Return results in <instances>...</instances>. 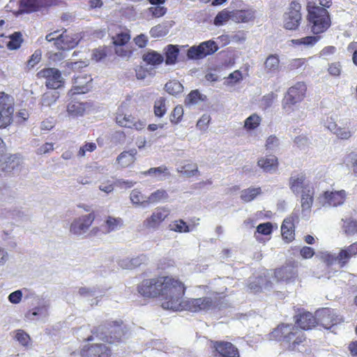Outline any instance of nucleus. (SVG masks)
Masks as SVG:
<instances>
[{"instance_id":"nucleus-54","label":"nucleus","mask_w":357,"mask_h":357,"mask_svg":"<svg viewBox=\"0 0 357 357\" xmlns=\"http://www.w3.org/2000/svg\"><path fill=\"white\" fill-rule=\"evenodd\" d=\"M97 148L96 144L94 142H86L83 146H80L78 152L77 156L79 158H82L85 156L87 152H93Z\"/></svg>"},{"instance_id":"nucleus-63","label":"nucleus","mask_w":357,"mask_h":357,"mask_svg":"<svg viewBox=\"0 0 357 357\" xmlns=\"http://www.w3.org/2000/svg\"><path fill=\"white\" fill-rule=\"evenodd\" d=\"M145 175L147 174H169L168 169L165 166H160L158 167H152L144 173Z\"/></svg>"},{"instance_id":"nucleus-29","label":"nucleus","mask_w":357,"mask_h":357,"mask_svg":"<svg viewBox=\"0 0 357 357\" xmlns=\"http://www.w3.org/2000/svg\"><path fill=\"white\" fill-rule=\"evenodd\" d=\"M143 61L148 66H157L164 61V56L154 50H149L142 56Z\"/></svg>"},{"instance_id":"nucleus-7","label":"nucleus","mask_w":357,"mask_h":357,"mask_svg":"<svg viewBox=\"0 0 357 357\" xmlns=\"http://www.w3.org/2000/svg\"><path fill=\"white\" fill-rule=\"evenodd\" d=\"M273 278L278 282L294 283L298 280V264L289 261L273 270Z\"/></svg>"},{"instance_id":"nucleus-6","label":"nucleus","mask_w":357,"mask_h":357,"mask_svg":"<svg viewBox=\"0 0 357 357\" xmlns=\"http://www.w3.org/2000/svg\"><path fill=\"white\" fill-rule=\"evenodd\" d=\"M14 98L3 91H0V129L10 126L13 120Z\"/></svg>"},{"instance_id":"nucleus-42","label":"nucleus","mask_w":357,"mask_h":357,"mask_svg":"<svg viewBox=\"0 0 357 357\" xmlns=\"http://www.w3.org/2000/svg\"><path fill=\"white\" fill-rule=\"evenodd\" d=\"M165 89L168 93L176 96L183 92V86L178 80L173 79L165 84Z\"/></svg>"},{"instance_id":"nucleus-49","label":"nucleus","mask_w":357,"mask_h":357,"mask_svg":"<svg viewBox=\"0 0 357 357\" xmlns=\"http://www.w3.org/2000/svg\"><path fill=\"white\" fill-rule=\"evenodd\" d=\"M169 229L172 231L178 233H187L190 229L187 223L182 219L176 220L169 225Z\"/></svg>"},{"instance_id":"nucleus-51","label":"nucleus","mask_w":357,"mask_h":357,"mask_svg":"<svg viewBox=\"0 0 357 357\" xmlns=\"http://www.w3.org/2000/svg\"><path fill=\"white\" fill-rule=\"evenodd\" d=\"M112 40L115 46H123L129 42L130 36L127 32H121L113 36Z\"/></svg>"},{"instance_id":"nucleus-15","label":"nucleus","mask_w":357,"mask_h":357,"mask_svg":"<svg viewBox=\"0 0 357 357\" xmlns=\"http://www.w3.org/2000/svg\"><path fill=\"white\" fill-rule=\"evenodd\" d=\"M170 211L166 207H158L146 218L142 223L144 229L148 230L158 229L162 223L169 216Z\"/></svg>"},{"instance_id":"nucleus-22","label":"nucleus","mask_w":357,"mask_h":357,"mask_svg":"<svg viewBox=\"0 0 357 357\" xmlns=\"http://www.w3.org/2000/svg\"><path fill=\"white\" fill-rule=\"evenodd\" d=\"M52 5L50 0H21V7L27 13L46 8Z\"/></svg>"},{"instance_id":"nucleus-25","label":"nucleus","mask_w":357,"mask_h":357,"mask_svg":"<svg viewBox=\"0 0 357 357\" xmlns=\"http://www.w3.org/2000/svg\"><path fill=\"white\" fill-rule=\"evenodd\" d=\"M281 234L287 243L292 242L295 238L294 221L292 218L284 219L281 225Z\"/></svg>"},{"instance_id":"nucleus-48","label":"nucleus","mask_w":357,"mask_h":357,"mask_svg":"<svg viewBox=\"0 0 357 357\" xmlns=\"http://www.w3.org/2000/svg\"><path fill=\"white\" fill-rule=\"evenodd\" d=\"M183 114H184L183 107L180 105H176L170 114V116H169L170 122L174 125L178 124V123H180L182 121Z\"/></svg>"},{"instance_id":"nucleus-23","label":"nucleus","mask_w":357,"mask_h":357,"mask_svg":"<svg viewBox=\"0 0 357 357\" xmlns=\"http://www.w3.org/2000/svg\"><path fill=\"white\" fill-rule=\"evenodd\" d=\"M357 256V242L342 249L337 255L338 263L341 267L348 264L350 259Z\"/></svg>"},{"instance_id":"nucleus-11","label":"nucleus","mask_w":357,"mask_h":357,"mask_svg":"<svg viewBox=\"0 0 357 357\" xmlns=\"http://www.w3.org/2000/svg\"><path fill=\"white\" fill-rule=\"evenodd\" d=\"M86 342L79 350L81 357H112V349L105 344Z\"/></svg>"},{"instance_id":"nucleus-39","label":"nucleus","mask_w":357,"mask_h":357,"mask_svg":"<svg viewBox=\"0 0 357 357\" xmlns=\"http://www.w3.org/2000/svg\"><path fill=\"white\" fill-rule=\"evenodd\" d=\"M123 225V221L121 218H114L108 216L105 222V232L111 231L120 229Z\"/></svg>"},{"instance_id":"nucleus-45","label":"nucleus","mask_w":357,"mask_h":357,"mask_svg":"<svg viewBox=\"0 0 357 357\" xmlns=\"http://www.w3.org/2000/svg\"><path fill=\"white\" fill-rule=\"evenodd\" d=\"M131 202L135 205H149L147 198L137 189H134L130 195Z\"/></svg>"},{"instance_id":"nucleus-21","label":"nucleus","mask_w":357,"mask_h":357,"mask_svg":"<svg viewBox=\"0 0 357 357\" xmlns=\"http://www.w3.org/2000/svg\"><path fill=\"white\" fill-rule=\"evenodd\" d=\"M90 107V103L87 102L71 100L67 105V112L72 116H83Z\"/></svg>"},{"instance_id":"nucleus-40","label":"nucleus","mask_w":357,"mask_h":357,"mask_svg":"<svg viewBox=\"0 0 357 357\" xmlns=\"http://www.w3.org/2000/svg\"><path fill=\"white\" fill-rule=\"evenodd\" d=\"M232 10L227 8L218 12L214 18L213 23L215 26H221L226 24L229 20H232Z\"/></svg>"},{"instance_id":"nucleus-35","label":"nucleus","mask_w":357,"mask_h":357,"mask_svg":"<svg viewBox=\"0 0 357 357\" xmlns=\"http://www.w3.org/2000/svg\"><path fill=\"white\" fill-rule=\"evenodd\" d=\"M264 68L267 73H275L280 68V59L278 54L269 55L265 62Z\"/></svg>"},{"instance_id":"nucleus-64","label":"nucleus","mask_w":357,"mask_h":357,"mask_svg":"<svg viewBox=\"0 0 357 357\" xmlns=\"http://www.w3.org/2000/svg\"><path fill=\"white\" fill-rule=\"evenodd\" d=\"M346 160L351 163L354 172L357 174V153L351 152L347 154Z\"/></svg>"},{"instance_id":"nucleus-2","label":"nucleus","mask_w":357,"mask_h":357,"mask_svg":"<svg viewBox=\"0 0 357 357\" xmlns=\"http://www.w3.org/2000/svg\"><path fill=\"white\" fill-rule=\"evenodd\" d=\"M91 335L85 338V342L100 340L109 345H120L126 343L128 338V330L122 320L107 321L93 327Z\"/></svg>"},{"instance_id":"nucleus-47","label":"nucleus","mask_w":357,"mask_h":357,"mask_svg":"<svg viewBox=\"0 0 357 357\" xmlns=\"http://www.w3.org/2000/svg\"><path fill=\"white\" fill-rule=\"evenodd\" d=\"M146 256L142 255L135 258L128 259L122 261L121 266L126 268L132 269L139 266L145 261Z\"/></svg>"},{"instance_id":"nucleus-26","label":"nucleus","mask_w":357,"mask_h":357,"mask_svg":"<svg viewBox=\"0 0 357 357\" xmlns=\"http://www.w3.org/2000/svg\"><path fill=\"white\" fill-rule=\"evenodd\" d=\"M77 45V41L66 29L61 33L60 38L57 40L55 47L59 50H67L74 48Z\"/></svg>"},{"instance_id":"nucleus-18","label":"nucleus","mask_w":357,"mask_h":357,"mask_svg":"<svg viewBox=\"0 0 357 357\" xmlns=\"http://www.w3.org/2000/svg\"><path fill=\"white\" fill-rule=\"evenodd\" d=\"M295 325L304 331L311 330L317 326L316 314L305 311H298L294 317Z\"/></svg>"},{"instance_id":"nucleus-24","label":"nucleus","mask_w":357,"mask_h":357,"mask_svg":"<svg viewBox=\"0 0 357 357\" xmlns=\"http://www.w3.org/2000/svg\"><path fill=\"white\" fill-rule=\"evenodd\" d=\"M301 204L302 211H310L314 202V189L313 186H307L301 190Z\"/></svg>"},{"instance_id":"nucleus-44","label":"nucleus","mask_w":357,"mask_h":357,"mask_svg":"<svg viewBox=\"0 0 357 357\" xmlns=\"http://www.w3.org/2000/svg\"><path fill=\"white\" fill-rule=\"evenodd\" d=\"M59 98V93L58 91H47L42 96V105L50 107L56 102Z\"/></svg>"},{"instance_id":"nucleus-38","label":"nucleus","mask_w":357,"mask_h":357,"mask_svg":"<svg viewBox=\"0 0 357 357\" xmlns=\"http://www.w3.org/2000/svg\"><path fill=\"white\" fill-rule=\"evenodd\" d=\"M273 224L270 222L259 224L255 232V237L259 242H261L262 238L260 235L268 236L273 232Z\"/></svg>"},{"instance_id":"nucleus-31","label":"nucleus","mask_w":357,"mask_h":357,"mask_svg":"<svg viewBox=\"0 0 357 357\" xmlns=\"http://www.w3.org/2000/svg\"><path fill=\"white\" fill-rule=\"evenodd\" d=\"M164 54L165 56V59H164V60L167 65L175 64L179 54L178 45H168L164 50Z\"/></svg>"},{"instance_id":"nucleus-55","label":"nucleus","mask_w":357,"mask_h":357,"mask_svg":"<svg viewBox=\"0 0 357 357\" xmlns=\"http://www.w3.org/2000/svg\"><path fill=\"white\" fill-rule=\"evenodd\" d=\"M42 53L41 51L38 50H36L32 55L30 56L29 59L26 62V67L30 69L33 68L36 65H37L41 60Z\"/></svg>"},{"instance_id":"nucleus-4","label":"nucleus","mask_w":357,"mask_h":357,"mask_svg":"<svg viewBox=\"0 0 357 357\" xmlns=\"http://www.w3.org/2000/svg\"><path fill=\"white\" fill-rule=\"evenodd\" d=\"M307 11V25L314 35L321 36L331 26V17L327 9L309 2Z\"/></svg>"},{"instance_id":"nucleus-12","label":"nucleus","mask_w":357,"mask_h":357,"mask_svg":"<svg viewBox=\"0 0 357 357\" xmlns=\"http://www.w3.org/2000/svg\"><path fill=\"white\" fill-rule=\"evenodd\" d=\"M315 314L317 326L319 325L326 329H330L342 322V319L336 314L334 310L329 307L319 309L315 312Z\"/></svg>"},{"instance_id":"nucleus-52","label":"nucleus","mask_w":357,"mask_h":357,"mask_svg":"<svg viewBox=\"0 0 357 357\" xmlns=\"http://www.w3.org/2000/svg\"><path fill=\"white\" fill-rule=\"evenodd\" d=\"M307 63L306 58H296L291 59L288 64V69L291 71L305 68Z\"/></svg>"},{"instance_id":"nucleus-17","label":"nucleus","mask_w":357,"mask_h":357,"mask_svg":"<svg viewBox=\"0 0 357 357\" xmlns=\"http://www.w3.org/2000/svg\"><path fill=\"white\" fill-rule=\"evenodd\" d=\"M95 218L96 214L94 211L75 218L70 224V233L75 235H81L85 233L92 225Z\"/></svg>"},{"instance_id":"nucleus-20","label":"nucleus","mask_w":357,"mask_h":357,"mask_svg":"<svg viewBox=\"0 0 357 357\" xmlns=\"http://www.w3.org/2000/svg\"><path fill=\"white\" fill-rule=\"evenodd\" d=\"M289 185L290 190L295 195L299 194L307 186H312L310 181L307 180L306 174L304 172L292 174L289 178Z\"/></svg>"},{"instance_id":"nucleus-1","label":"nucleus","mask_w":357,"mask_h":357,"mask_svg":"<svg viewBox=\"0 0 357 357\" xmlns=\"http://www.w3.org/2000/svg\"><path fill=\"white\" fill-rule=\"evenodd\" d=\"M186 286L178 278L172 275H158L144 279L137 287V292L144 298H160L165 310L174 312L188 311L192 313L221 310L227 303L225 296L218 294L213 298H188L183 299Z\"/></svg>"},{"instance_id":"nucleus-16","label":"nucleus","mask_w":357,"mask_h":357,"mask_svg":"<svg viewBox=\"0 0 357 357\" xmlns=\"http://www.w3.org/2000/svg\"><path fill=\"white\" fill-rule=\"evenodd\" d=\"M115 121L120 127L138 131L143 130L146 126L145 122L137 116L125 114L122 112L116 113Z\"/></svg>"},{"instance_id":"nucleus-56","label":"nucleus","mask_w":357,"mask_h":357,"mask_svg":"<svg viewBox=\"0 0 357 357\" xmlns=\"http://www.w3.org/2000/svg\"><path fill=\"white\" fill-rule=\"evenodd\" d=\"M201 99V95L198 90L192 91L185 98V102L188 105L197 103Z\"/></svg>"},{"instance_id":"nucleus-19","label":"nucleus","mask_w":357,"mask_h":357,"mask_svg":"<svg viewBox=\"0 0 357 357\" xmlns=\"http://www.w3.org/2000/svg\"><path fill=\"white\" fill-rule=\"evenodd\" d=\"M347 195V194L344 190H326L320 195V198L322 199L324 205L337 207L345 202Z\"/></svg>"},{"instance_id":"nucleus-32","label":"nucleus","mask_w":357,"mask_h":357,"mask_svg":"<svg viewBox=\"0 0 357 357\" xmlns=\"http://www.w3.org/2000/svg\"><path fill=\"white\" fill-rule=\"evenodd\" d=\"M321 36H307L299 39L291 40V44L294 46H303L306 47H313L321 39Z\"/></svg>"},{"instance_id":"nucleus-58","label":"nucleus","mask_w":357,"mask_h":357,"mask_svg":"<svg viewBox=\"0 0 357 357\" xmlns=\"http://www.w3.org/2000/svg\"><path fill=\"white\" fill-rule=\"evenodd\" d=\"M328 72L332 76H340L342 72V67L340 63L337 61L330 63L328 65Z\"/></svg>"},{"instance_id":"nucleus-9","label":"nucleus","mask_w":357,"mask_h":357,"mask_svg":"<svg viewBox=\"0 0 357 357\" xmlns=\"http://www.w3.org/2000/svg\"><path fill=\"white\" fill-rule=\"evenodd\" d=\"M302 20L301 5L293 1L289 3L287 10L283 15L284 28L294 31L298 29Z\"/></svg>"},{"instance_id":"nucleus-28","label":"nucleus","mask_w":357,"mask_h":357,"mask_svg":"<svg viewBox=\"0 0 357 357\" xmlns=\"http://www.w3.org/2000/svg\"><path fill=\"white\" fill-rule=\"evenodd\" d=\"M137 150L135 149L130 151H123L116 158V162L122 167L126 168L132 165L135 161Z\"/></svg>"},{"instance_id":"nucleus-14","label":"nucleus","mask_w":357,"mask_h":357,"mask_svg":"<svg viewBox=\"0 0 357 357\" xmlns=\"http://www.w3.org/2000/svg\"><path fill=\"white\" fill-rule=\"evenodd\" d=\"M211 349L215 357H241L238 349L227 341H211Z\"/></svg>"},{"instance_id":"nucleus-13","label":"nucleus","mask_w":357,"mask_h":357,"mask_svg":"<svg viewBox=\"0 0 357 357\" xmlns=\"http://www.w3.org/2000/svg\"><path fill=\"white\" fill-rule=\"evenodd\" d=\"M218 46L213 40H207L201 43L197 46H192L188 49L187 56L192 59H204L207 56L211 55L217 52Z\"/></svg>"},{"instance_id":"nucleus-30","label":"nucleus","mask_w":357,"mask_h":357,"mask_svg":"<svg viewBox=\"0 0 357 357\" xmlns=\"http://www.w3.org/2000/svg\"><path fill=\"white\" fill-rule=\"evenodd\" d=\"M257 165L265 172H271L278 168V158L275 155H268L261 158L257 161Z\"/></svg>"},{"instance_id":"nucleus-46","label":"nucleus","mask_w":357,"mask_h":357,"mask_svg":"<svg viewBox=\"0 0 357 357\" xmlns=\"http://www.w3.org/2000/svg\"><path fill=\"white\" fill-rule=\"evenodd\" d=\"M168 195L166 190L163 189L157 190L147 197V203L149 204H155L162 200L166 199Z\"/></svg>"},{"instance_id":"nucleus-10","label":"nucleus","mask_w":357,"mask_h":357,"mask_svg":"<svg viewBox=\"0 0 357 357\" xmlns=\"http://www.w3.org/2000/svg\"><path fill=\"white\" fill-rule=\"evenodd\" d=\"M93 89V78L91 75L80 72L75 76L73 81V86L68 92V96L73 98L75 95L84 94Z\"/></svg>"},{"instance_id":"nucleus-60","label":"nucleus","mask_w":357,"mask_h":357,"mask_svg":"<svg viewBox=\"0 0 357 357\" xmlns=\"http://www.w3.org/2000/svg\"><path fill=\"white\" fill-rule=\"evenodd\" d=\"M107 56L105 47H100L93 51L92 58L96 61H100Z\"/></svg>"},{"instance_id":"nucleus-34","label":"nucleus","mask_w":357,"mask_h":357,"mask_svg":"<svg viewBox=\"0 0 357 357\" xmlns=\"http://www.w3.org/2000/svg\"><path fill=\"white\" fill-rule=\"evenodd\" d=\"M9 41L6 47L9 50H16L20 48L24 42L22 33L20 31H15L8 36Z\"/></svg>"},{"instance_id":"nucleus-61","label":"nucleus","mask_w":357,"mask_h":357,"mask_svg":"<svg viewBox=\"0 0 357 357\" xmlns=\"http://www.w3.org/2000/svg\"><path fill=\"white\" fill-rule=\"evenodd\" d=\"M277 95L273 92H271L263 96L261 99L262 104L265 108L269 107L273 104L274 100L276 98Z\"/></svg>"},{"instance_id":"nucleus-33","label":"nucleus","mask_w":357,"mask_h":357,"mask_svg":"<svg viewBox=\"0 0 357 357\" xmlns=\"http://www.w3.org/2000/svg\"><path fill=\"white\" fill-rule=\"evenodd\" d=\"M178 172L187 177H192L199 174L197 165L191 161L185 162L178 169Z\"/></svg>"},{"instance_id":"nucleus-50","label":"nucleus","mask_w":357,"mask_h":357,"mask_svg":"<svg viewBox=\"0 0 357 357\" xmlns=\"http://www.w3.org/2000/svg\"><path fill=\"white\" fill-rule=\"evenodd\" d=\"M15 339L21 345L27 347L31 342V337L29 335L22 329H18L15 331Z\"/></svg>"},{"instance_id":"nucleus-62","label":"nucleus","mask_w":357,"mask_h":357,"mask_svg":"<svg viewBox=\"0 0 357 357\" xmlns=\"http://www.w3.org/2000/svg\"><path fill=\"white\" fill-rule=\"evenodd\" d=\"M54 150V144L46 142L42 144L36 151L38 155H44Z\"/></svg>"},{"instance_id":"nucleus-3","label":"nucleus","mask_w":357,"mask_h":357,"mask_svg":"<svg viewBox=\"0 0 357 357\" xmlns=\"http://www.w3.org/2000/svg\"><path fill=\"white\" fill-rule=\"evenodd\" d=\"M271 335L274 340L282 342L287 350L291 351L299 350V347H303L306 342L305 333L291 324L278 325L271 332Z\"/></svg>"},{"instance_id":"nucleus-53","label":"nucleus","mask_w":357,"mask_h":357,"mask_svg":"<svg viewBox=\"0 0 357 357\" xmlns=\"http://www.w3.org/2000/svg\"><path fill=\"white\" fill-rule=\"evenodd\" d=\"M263 282L264 278L262 277H258L253 281L249 282L247 287L251 292L257 294L261 291Z\"/></svg>"},{"instance_id":"nucleus-57","label":"nucleus","mask_w":357,"mask_h":357,"mask_svg":"<svg viewBox=\"0 0 357 357\" xmlns=\"http://www.w3.org/2000/svg\"><path fill=\"white\" fill-rule=\"evenodd\" d=\"M333 134L341 139H349L352 136V133L348 128L338 127Z\"/></svg>"},{"instance_id":"nucleus-27","label":"nucleus","mask_w":357,"mask_h":357,"mask_svg":"<svg viewBox=\"0 0 357 357\" xmlns=\"http://www.w3.org/2000/svg\"><path fill=\"white\" fill-rule=\"evenodd\" d=\"M232 21L236 23H246L255 19V11L252 9L232 10Z\"/></svg>"},{"instance_id":"nucleus-43","label":"nucleus","mask_w":357,"mask_h":357,"mask_svg":"<svg viewBox=\"0 0 357 357\" xmlns=\"http://www.w3.org/2000/svg\"><path fill=\"white\" fill-rule=\"evenodd\" d=\"M153 112L155 116L161 118L167 112L166 99L163 97H160L154 102Z\"/></svg>"},{"instance_id":"nucleus-37","label":"nucleus","mask_w":357,"mask_h":357,"mask_svg":"<svg viewBox=\"0 0 357 357\" xmlns=\"http://www.w3.org/2000/svg\"><path fill=\"white\" fill-rule=\"evenodd\" d=\"M261 121V117L254 113L245 120L243 128L247 131L254 130L260 126Z\"/></svg>"},{"instance_id":"nucleus-5","label":"nucleus","mask_w":357,"mask_h":357,"mask_svg":"<svg viewBox=\"0 0 357 357\" xmlns=\"http://www.w3.org/2000/svg\"><path fill=\"white\" fill-rule=\"evenodd\" d=\"M307 86L304 82H298L289 88L283 100L282 107L286 111L292 110V107L301 102L306 94Z\"/></svg>"},{"instance_id":"nucleus-8","label":"nucleus","mask_w":357,"mask_h":357,"mask_svg":"<svg viewBox=\"0 0 357 357\" xmlns=\"http://www.w3.org/2000/svg\"><path fill=\"white\" fill-rule=\"evenodd\" d=\"M38 79H45V86L50 89H58L64 86L65 80L61 71L55 68H45L36 73Z\"/></svg>"},{"instance_id":"nucleus-36","label":"nucleus","mask_w":357,"mask_h":357,"mask_svg":"<svg viewBox=\"0 0 357 357\" xmlns=\"http://www.w3.org/2000/svg\"><path fill=\"white\" fill-rule=\"evenodd\" d=\"M342 230L347 236H354L357 234V220L352 218L342 219Z\"/></svg>"},{"instance_id":"nucleus-59","label":"nucleus","mask_w":357,"mask_h":357,"mask_svg":"<svg viewBox=\"0 0 357 357\" xmlns=\"http://www.w3.org/2000/svg\"><path fill=\"white\" fill-rule=\"evenodd\" d=\"M151 37L160 38L163 37L167 34L165 29L160 24L152 27L150 30Z\"/></svg>"},{"instance_id":"nucleus-41","label":"nucleus","mask_w":357,"mask_h":357,"mask_svg":"<svg viewBox=\"0 0 357 357\" xmlns=\"http://www.w3.org/2000/svg\"><path fill=\"white\" fill-rule=\"evenodd\" d=\"M261 193V188H249L241 192V198L245 202H250Z\"/></svg>"}]
</instances>
